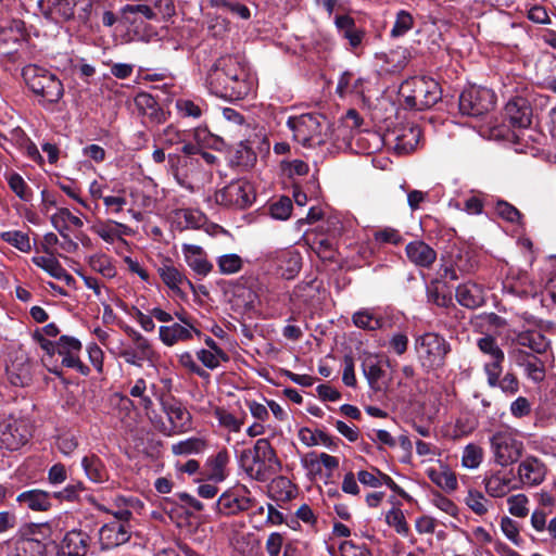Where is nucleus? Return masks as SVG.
Instances as JSON below:
<instances>
[{"label":"nucleus","instance_id":"55","mask_svg":"<svg viewBox=\"0 0 556 556\" xmlns=\"http://www.w3.org/2000/svg\"><path fill=\"white\" fill-rule=\"evenodd\" d=\"M386 522L394 528L396 533L407 536L409 533V527L408 523L405 520V516L403 511L400 508L393 507L391 510H389L386 515Z\"/></svg>","mask_w":556,"mask_h":556},{"label":"nucleus","instance_id":"34","mask_svg":"<svg viewBox=\"0 0 556 556\" xmlns=\"http://www.w3.org/2000/svg\"><path fill=\"white\" fill-rule=\"evenodd\" d=\"M31 261L36 266L47 271L53 278L65 281L67 286H71L75 281L73 276L63 268L54 255L34 256Z\"/></svg>","mask_w":556,"mask_h":556},{"label":"nucleus","instance_id":"10","mask_svg":"<svg viewBox=\"0 0 556 556\" xmlns=\"http://www.w3.org/2000/svg\"><path fill=\"white\" fill-rule=\"evenodd\" d=\"M495 105V94L488 88L470 87L459 96V110L464 115L480 116Z\"/></svg>","mask_w":556,"mask_h":556},{"label":"nucleus","instance_id":"13","mask_svg":"<svg viewBox=\"0 0 556 556\" xmlns=\"http://www.w3.org/2000/svg\"><path fill=\"white\" fill-rule=\"evenodd\" d=\"M169 169L176 181L184 188L192 190L197 175L200 172V160L195 157H181L177 154L168 155Z\"/></svg>","mask_w":556,"mask_h":556},{"label":"nucleus","instance_id":"19","mask_svg":"<svg viewBox=\"0 0 556 556\" xmlns=\"http://www.w3.org/2000/svg\"><path fill=\"white\" fill-rule=\"evenodd\" d=\"M130 539V527L122 521H111L99 529V543L102 549H111L125 544Z\"/></svg>","mask_w":556,"mask_h":556},{"label":"nucleus","instance_id":"2","mask_svg":"<svg viewBox=\"0 0 556 556\" xmlns=\"http://www.w3.org/2000/svg\"><path fill=\"white\" fill-rule=\"evenodd\" d=\"M240 464L253 480L265 482L281 470V463L267 439L256 440L252 448L243 450Z\"/></svg>","mask_w":556,"mask_h":556},{"label":"nucleus","instance_id":"29","mask_svg":"<svg viewBox=\"0 0 556 556\" xmlns=\"http://www.w3.org/2000/svg\"><path fill=\"white\" fill-rule=\"evenodd\" d=\"M135 105L139 113L149 119L150 123L161 124L167 118L166 113L161 109L156 100L149 93L141 92L135 98Z\"/></svg>","mask_w":556,"mask_h":556},{"label":"nucleus","instance_id":"47","mask_svg":"<svg viewBox=\"0 0 556 556\" xmlns=\"http://www.w3.org/2000/svg\"><path fill=\"white\" fill-rule=\"evenodd\" d=\"M0 239L23 253H28L31 250L28 233L21 230L2 231L0 232Z\"/></svg>","mask_w":556,"mask_h":556},{"label":"nucleus","instance_id":"62","mask_svg":"<svg viewBox=\"0 0 556 556\" xmlns=\"http://www.w3.org/2000/svg\"><path fill=\"white\" fill-rule=\"evenodd\" d=\"M292 211V202L287 197H281L269 207L270 215L275 219L286 220L290 217Z\"/></svg>","mask_w":556,"mask_h":556},{"label":"nucleus","instance_id":"46","mask_svg":"<svg viewBox=\"0 0 556 556\" xmlns=\"http://www.w3.org/2000/svg\"><path fill=\"white\" fill-rule=\"evenodd\" d=\"M230 460L226 448L220 450L214 457L208 459L210 478L214 481H223L226 478V466Z\"/></svg>","mask_w":556,"mask_h":556},{"label":"nucleus","instance_id":"9","mask_svg":"<svg viewBox=\"0 0 556 556\" xmlns=\"http://www.w3.org/2000/svg\"><path fill=\"white\" fill-rule=\"evenodd\" d=\"M31 437V427L23 418H9L0 421V447L16 451L25 445Z\"/></svg>","mask_w":556,"mask_h":556},{"label":"nucleus","instance_id":"11","mask_svg":"<svg viewBox=\"0 0 556 556\" xmlns=\"http://www.w3.org/2000/svg\"><path fill=\"white\" fill-rule=\"evenodd\" d=\"M491 447L494 460L501 466H508L519 459L523 445L510 432L500 431L491 438Z\"/></svg>","mask_w":556,"mask_h":556},{"label":"nucleus","instance_id":"8","mask_svg":"<svg viewBox=\"0 0 556 556\" xmlns=\"http://www.w3.org/2000/svg\"><path fill=\"white\" fill-rule=\"evenodd\" d=\"M175 317L179 323H173L172 325L159 328V338L164 345L174 346L181 342L191 341L193 334L198 338L202 336V332L193 326L191 318L186 312H175Z\"/></svg>","mask_w":556,"mask_h":556},{"label":"nucleus","instance_id":"42","mask_svg":"<svg viewBox=\"0 0 556 556\" xmlns=\"http://www.w3.org/2000/svg\"><path fill=\"white\" fill-rule=\"evenodd\" d=\"M66 222H70L73 226L77 228H81L84 225L83 220L78 216L73 215L68 208H59L56 213H54L51 216V224L63 238H68L66 233Z\"/></svg>","mask_w":556,"mask_h":556},{"label":"nucleus","instance_id":"22","mask_svg":"<svg viewBox=\"0 0 556 556\" xmlns=\"http://www.w3.org/2000/svg\"><path fill=\"white\" fill-rule=\"evenodd\" d=\"M7 375L11 384L16 387L28 386L33 379V364L24 352H17L9 365Z\"/></svg>","mask_w":556,"mask_h":556},{"label":"nucleus","instance_id":"4","mask_svg":"<svg viewBox=\"0 0 556 556\" xmlns=\"http://www.w3.org/2000/svg\"><path fill=\"white\" fill-rule=\"evenodd\" d=\"M22 76L31 92L40 98V104H55L62 99L64 94L63 84L55 74L47 68L28 64L23 67Z\"/></svg>","mask_w":556,"mask_h":556},{"label":"nucleus","instance_id":"63","mask_svg":"<svg viewBox=\"0 0 556 556\" xmlns=\"http://www.w3.org/2000/svg\"><path fill=\"white\" fill-rule=\"evenodd\" d=\"M159 139L163 146L172 147L185 142V132L173 125H168L159 135Z\"/></svg>","mask_w":556,"mask_h":556},{"label":"nucleus","instance_id":"39","mask_svg":"<svg viewBox=\"0 0 556 556\" xmlns=\"http://www.w3.org/2000/svg\"><path fill=\"white\" fill-rule=\"evenodd\" d=\"M92 230L105 242L113 243L116 238L129 235V228L125 224L117 222L98 223Z\"/></svg>","mask_w":556,"mask_h":556},{"label":"nucleus","instance_id":"27","mask_svg":"<svg viewBox=\"0 0 556 556\" xmlns=\"http://www.w3.org/2000/svg\"><path fill=\"white\" fill-rule=\"evenodd\" d=\"M182 253L187 265L198 275L206 276L212 269L213 265L207 261L204 250L195 244H184Z\"/></svg>","mask_w":556,"mask_h":556},{"label":"nucleus","instance_id":"45","mask_svg":"<svg viewBox=\"0 0 556 556\" xmlns=\"http://www.w3.org/2000/svg\"><path fill=\"white\" fill-rule=\"evenodd\" d=\"M81 466L86 476L96 483H101L108 479V473L102 462L94 455L85 456Z\"/></svg>","mask_w":556,"mask_h":556},{"label":"nucleus","instance_id":"24","mask_svg":"<svg viewBox=\"0 0 556 556\" xmlns=\"http://www.w3.org/2000/svg\"><path fill=\"white\" fill-rule=\"evenodd\" d=\"M157 273L164 285L178 295L182 293V285H188L191 289L193 288L192 282L173 264V261L168 257L161 262L157 267Z\"/></svg>","mask_w":556,"mask_h":556},{"label":"nucleus","instance_id":"57","mask_svg":"<svg viewBox=\"0 0 556 556\" xmlns=\"http://www.w3.org/2000/svg\"><path fill=\"white\" fill-rule=\"evenodd\" d=\"M465 502L479 516L485 515L489 510L490 501L479 491H469Z\"/></svg>","mask_w":556,"mask_h":556},{"label":"nucleus","instance_id":"1","mask_svg":"<svg viewBox=\"0 0 556 556\" xmlns=\"http://www.w3.org/2000/svg\"><path fill=\"white\" fill-rule=\"evenodd\" d=\"M212 93L226 99H242L251 90L249 70L239 55H224L210 68L206 77Z\"/></svg>","mask_w":556,"mask_h":556},{"label":"nucleus","instance_id":"30","mask_svg":"<svg viewBox=\"0 0 556 556\" xmlns=\"http://www.w3.org/2000/svg\"><path fill=\"white\" fill-rule=\"evenodd\" d=\"M52 494L46 491L33 489L18 494L16 501L20 505L34 511H47L52 506Z\"/></svg>","mask_w":556,"mask_h":556},{"label":"nucleus","instance_id":"41","mask_svg":"<svg viewBox=\"0 0 556 556\" xmlns=\"http://www.w3.org/2000/svg\"><path fill=\"white\" fill-rule=\"evenodd\" d=\"M378 58L386 64V71L397 72L406 66L409 53L406 48L397 47L380 54Z\"/></svg>","mask_w":556,"mask_h":556},{"label":"nucleus","instance_id":"26","mask_svg":"<svg viewBox=\"0 0 556 556\" xmlns=\"http://www.w3.org/2000/svg\"><path fill=\"white\" fill-rule=\"evenodd\" d=\"M546 475L545 465L536 457H526L518 466L520 481L527 485H538Z\"/></svg>","mask_w":556,"mask_h":556},{"label":"nucleus","instance_id":"35","mask_svg":"<svg viewBox=\"0 0 556 556\" xmlns=\"http://www.w3.org/2000/svg\"><path fill=\"white\" fill-rule=\"evenodd\" d=\"M9 556H46V546L39 540L20 538L15 540L9 549Z\"/></svg>","mask_w":556,"mask_h":556},{"label":"nucleus","instance_id":"3","mask_svg":"<svg viewBox=\"0 0 556 556\" xmlns=\"http://www.w3.org/2000/svg\"><path fill=\"white\" fill-rule=\"evenodd\" d=\"M287 125L293 134V139L303 147L313 148L333 139L334 134L329 121L320 114L291 116Z\"/></svg>","mask_w":556,"mask_h":556},{"label":"nucleus","instance_id":"54","mask_svg":"<svg viewBox=\"0 0 556 556\" xmlns=\"http://www.w3.org/2000/svg\"><path fill=\"white\" fill-rule=\"evenodd\" d=\"M116 504L119 507L116 511L113 513L115 520L122 521L124 523H128L129 519L132 517L131 509L135 508L139 504V500L134 497H117Z\"/></svg>","mask_w":556,"mask_h":556},{"label":"nucleus","instance_id":"48","mask_svg":"<svg viewBox=\"0 0 556 556\" xmlns=\"http://www.w3.org/2000/svg\"><path fill=\"white\" fill-rule=\"evenodd\" d=\"M176 219L185 228H200L205 224V216L198 210L180 208L175 212Z\"/></svg>","mask_w":556,"mask_h":556},{"label":"nucleus","instance_id":"53","mask_svg":"<svg viewBox=\"0 0 556 556\" xmlns=\"http://www.w3.org/2000/svg\"><path fill=\"white\" fill-rule=\"evenodd\" d=\"M214 416L218 420L220 427L230 432H239L243 425V420L237 418L233 414L225 408L217 407L214 409Z\"/></svg>","mask_w":556,"mask_h":556},{"label":"nucleus","instance_id":"20","mask_svg":"<svg viewBox=\"0 0 556 556\" xmlns=\"http://www.w3.org/2000/svg\"><path fill=\"white\" fill-rule=\"evenodd\" d=\"M485 492L491 497H504L510 491L516 490L514 473L511 471L496 470L486 473L483 478Z\"/></svg>","mask_w":556,"mask_h":556},{"label":"nucleus","instance_id":"38","mask_svg":"<svg viewBox=\"0 0 556 556\" xmlns=\"http://www.w3.org/2000/svg\"><path fill=\"white\" fill-rule=\"evenodd\" d=\"M300 441L306 446L324 445L330 450L338 447L337 441L321 430L312 431L308 428H302L299 431Z\"/></svg>","mask_w":556,"mask_h":556},{"label":"nucleus","instance_id":"32","mask_svg":"<svg viewBox=\"0 0 556 556\" xmlns=\"http://www.w3.org/2000/svg\"><path fill=\"white\" fill-rule=\"evenodd\" d=\"M277 271L285 279H292L301 269V255L293 250H285L276 257Z\"/></svg>","mask_w":556,"mask_h":556},{"label":"nucleus","instance_id":"60","mask_svg":"<svg viewBox=\"0 0 556 556\" xmlns=\"http://www.w3.org/2000/svg\"><path fill=\"white\" fill-rule=\"evenodd\" d=\"M176 108L184 117L199 118L203 114V106L189 99H178Z\"/></svg>","mask_w":556,"mask_h":556},{"label":"nucleus","instance_id":"12","mask_svg":"<svg viewBox=\"0 0 556 556\" xmlns=\"http://www.w3.org/2000/svg\"><path fill=\"white\" fill-rule=\"evenodd\" d=\"M250 494L249 489L244 485H237L225 491L216 502L218 514L233 516L249 510L254 504Z\"/></svg>","mask_w":556,"mask_h":556},{"label":"nucleus","instance_id":"58","mask_svg":"<svg viewBox=\"0 0 556 556\" xmlns=\"http://www.w3.org/2000/svg\"><path fill=\"white\" fill-rule=\"evenodd\" d=\"M528 503L529 500L525 494H516L507 498L509 513L518 518H525L529 514Z\"/></svg>","mask_w":556,"mask_h":556},{"label":"nucleus","instance_id":"56","mask_svg":"<svg viewBox=\"0 0 556 556\" xmlns=\"http://www.w3.org/2000/svg\"><path fill=\"white\" fill-rule=\"evenodd\" d=\"M483 459V450L476 444H468L465 446L462 456V464L469 469H476L480 466Z\"/></svg>","mask_w":556,"mask_h":556},{"label":"nucleus","instance_id":"40","mask_svg":"<svg viewBox=\"0 0 556 556\" xmlns=\"http://www.w3.org/2000/svg\"><path fill=\"white\" fill-rule=\"evenodd\" d=\"M303 464L305 468L311 471L319 472L320 465L327 468L330 472L339 467V459L334 456H331L326 453L317 454L315 452H311L305 455L303 458Z\"/></svg>","mask_w":556,"mask_h":556},{"label":"nucleus","instance_id":"25","mask_svg":"<svg viewBox=\"0 0 556 556\" xmlns=\"http://www.w3.org/2000/svg\"><path fill=\"white\" fill-rule=\"evenodd\" d=\"M405 253L408 261L417 267L430 268L437 260V252L421 240L409 242Z\"/></svg>","mask_w":556,"mask_h":556},{"label":"nucleus","instance_id":"64","mask_svg":"<svg viewBox=\"0 0 556 556\" xmlns=\"http://www.w3.org/2000/svg\"><path fill=\"white\" fill-rule=\"evenodd\" d=\"M341 556H372L366 544H357L354 541H344L340 544Z\"/></svg>","mask_w":556,"mask_h":556},{"label":"nucleus","instance_id":"49","mask_svg":"<svg viewBox=\"0 0 556 556\" xmlns=\"http://www.w3.org/2000/svg\"><path fill=\"white\" fill-rule=\"evenodd\" d=\"M218 270L223 275H233L239 273L243 267V260L236 253L220 255L217 261Z\"/></svg>","mask_w":556,"mask_h":556},{"label":"nucleus","instance_id":"23","mask_svg":"<svg viewBox=\"0 0 556 556\" xmlns=\"http://www.w3.org/2000/svg\"><path fill=\"white\" fill-rule=\"evenodd\" d=\"M504 115L513 127L527 128L531 125L532 109L527 99L516 97L505 105Z\"/></svg>","mask_w":556,"mask_h":556},{"label":"nucleus","instance_id":"15","mask_svg":"<svg viewBox=\"0 0 556 556\" xmlns=\"http://www.w3.org/2000/svg\"><path fill=\"white\" fill-rule=\"evenodd\" d=\"M510 359L523 368L525 375L533 382H541L545 378V363L535 354L525 351L521 348H514L509 351Z\"/></svg>","mask_w":556,"mask_h":556},{"label":"nucleus","instance_id":"28","mask_svg":"<svg viewBox=\"0 0 556 556\" xmlns=\"http://www.w3.org/2000/svg\"><path fill=\"white\" fill-rule=\"evenodd\" d=\"M121 15L124 24L136 29L142 22L140 16L148 21H157V13L148 4H126L121 9Z\"/></svg>","mask_w":556,"mask_h":556},{"label":"nucleus","instance_id":"37","mask_svg":"<svg viewBox=\"0 0 556 556\" xmlns=\"http://www.w3.org/2000/svg\"><path fill=\"white\" fill-rule=\"evenodd\" d=\"M204 437H190L172 445V453L176 456L199 455L207 448Z\"/></svg>","mask_w":556,"mask_h":556},{"label":"nucleus","instance_id":"5","mask_svg":"<svg viewBox=\"0 0 556 556\" xmlns=\"http://www.w3.org/2000/svg\"><path fill=\"white\" fill-rule=\"evenodd\" d=\"M404 99L406 108L426 110L433 106L441 99V88L433 78L413 77L402 83L399 91Z\"/></svg>","mask_w":556,"mask_h":556},{"label":"nucleus","instance_id":"36","mask_svg":"<svg viewBox=\"0 0 556 556\" xmlns=\"http://www.w3.org/2000/svg\"><path fill=\"white\" fill-rule=\"evenodd\" d=\"M517 345L528 348L532 351V354L540 355L544 354L549 343L546 338L538 331H521L518 332L514 339Z\"/></svg>","mask_w":556,"mask_h":556},{"label":"nucleus","instance_id":"50","mask_svg":"<svg viewBox=\"0 0 556 556\" xmlns=\"http://www.w3.org/2000/svg\"><path fill=\"white\" fill-rule=\"evenodd\" d=\"M353 323L356 327L366 330H376L383 326V319L367 309L356 312L353 315Z\"/></svg>","mask_w":556,"mask_h":556},{"label":"nucleus","instance_id":"16","mask_svg":"<svg viewBox=\"0 0 556 556\" xmlns=\"http://www.w3.org/2000/svg\"><path fill=\"white\" fill-rule=\"evenodd\" d=\"M91 544L87 529H73L64 535L58 549V556H86Z\"/></svg>","mask_w":556,"mask_h":556},{"label":"nucleus","instance_id":"59","mask_svg":"<svg viewBox=\"0 0 556 556\" xmlns=\"http://www.w3.org/2000/svg\"><path fill=\"white\" fill-rule=\"evenodd\" d=\"M414 25V18L407 11H400L396 14L394 25L391 29L392 37H400L405 35Z\"/></svg>","mask_w":556,"mask_h":556},{"label":"nucleus","instance_id":"43","mask_svg":"<svg viewBox=\"0 0 556 556\" xmlns=\"http://www.w3.org/2000/svg\"><path fill=\"white\" fill-rule=\"evenodd\" d=\"M362 368L365 377L368 380L369 386L372 389L378 390V382L383 376V370L380 366V362L376 355L367 354L364 356L362 362Z\"/></svg>","mask_w":556,"mask_h":556},{"label":"nucleus","instance_id":"18","mask_svg":"<svg viewBox=\"0 0 556 556\" xmlns=\"http://www.w3.org/2000/svg\"><path fill=\"white\" fill-rule=\"evenodd\" d=\"M24 38V23L21 20L4 21L0 25V55L13 54Z\"/></svg>","mask_w":556,"mask_h":556},{"label":"nucleus","instance_id":"31","mask_svg":"<svg viewBox=\"0 0 556 556\" xmlns=\"http://www.w3.org/2000/svg\"><path fill=\"white\" fill-rule=\"evenodd\" d=\"M456 299L462 306L477 308L484 303V291L475 282H466L457 287Z\"/></svg>","mask_w":556,"mask_h":556},{"label":"nucleus","instance_id":"44","mask_svg":"<svg viewBox=\"0 0 556 556\" xmlns=\"http://www.w3.org/2000/svg\"><path fill=\"white\" fill-rule=\"evenodd\" d=\"M363 123L362 117L359 116L358 112L354 109H351L346 112L345 116L341 119L340 124L337 126V128L332 129L333 140L339 139H345L348 137V134L345 132L346 129L352 132L353 130H356L361 127Z\"/></svg>","mask_w":556,"mask_h":556},{"label":"nucleus","instance_id":"51","mask_svg":"<svg viewBox=\"0 0 556 556\" xmlns=\"http://www.w3.org/2000/svg\"><path fill=\"white\" fill-rule=\"evenodd\" d=\"M479 350L490 357V361H504L505 355L503 350L497 344L495 338L491 336H483L477 341Z\"/></svg>","mask_w":556,"mask_h":556},{"label":"nucleus","instance_id":"7","mask_svg":"<svg viewBox=\"0 0 556 556\" xmlns=\"http://www.w3.org/2000/svg\"><path fill=\"white\" fill-rule=\"evenodd\" d=\"M215 200L220 205L243 210L254 202L255 192L251 182L238 179L217 191Z\"/></svg>","mask_w":556,"mask_h":556},{"label":"nucleus","instance_id":"17","mask_svg":"<svg viewBox=\"0 0 556 556\" xmlns=\"http://www.w3.org/2000/svg\"><path fill=\"white\" fill-rule=\"evenodd\" d=\"M81 343L78 339L70 336H62L58 340L56 354L62 357V365L75 368L83 375L89 374V368L79 358Z\"/></svg>","mask_w":556,"mask_h":556},{"label":"nucleus","instance_id":"33","mask_svg":"<svg viewBox=\"0 0 556 556\" xmlns=\"http://www.w3.org/2000/svg\"><path fill=\"white\" fill-rule=\"evenodd\" d=\"M421 139V129L418 126L404 127L395 137L394 150L407 154L416 150Z\"/></svg>","mask_w":556,"mask_h":556},{"label":"nucleus","instance_id":"14","mask_svg":"<svg viewBox=\"0 0 556 556\" xmlns=\"http://www.w3.org/2000/svg\"><path fill=\"white\" fill-rule=\"evenodd\" d=\"M162 407L170 426L166 435L182 434L192 429V416L181 403L174 400L166 401L162 403Z\"/></svg>","mask_w":556,"mask_h":556},{"label":"nucleus","instance_id":"61","mask_svg":"<svg viewBox=\"0 0 556 556\" xmlns=\"http://www.w3.org/2000/svg\"><path fill=\"white\" fill-rule=\"evenodd\" d=\"M152 8L157 13V21L168 22L176 15L174 0H152Z\"/></svg>","mask_w":556,"mask_h":556},{"label":"nucleus","instance_id":"52","mask_svg":"<svg viewBox=\"0 0 556 556\" xmlns=\"http://www.w3.org/2000/svg\"><path fill=\"white\" fill-rule=\"evenodd\" d=\"M10 189L23 201H30L33 192L24 178L17 173H11L7 176Z\"/></svg>","mask_w":556,"mask_h":556},{"label":"nucleus","instance_id":"21","mask_svg":"<svg viewBox=\"0 0 556 556\" xmlns=\"http://www.w3.org/2000/svg\"><path fill=\"white\" fill-rule=\"evenodd\" d=\"M79 0H40L39 5L45 17L55 22H67L75 16Z\"/></svg>","mask_w":556,"mask_h":556},{"label":"nucleus","instance_id":"6","mask_svg":"<svg viewBox=\"0 0 556 556\" xmlns=\"http://www.w3.org/2000/svg\"><path fill=\"white\" fill-rule=\"evenodd\" d=\"M414 348L420 366L428 372L442 368L451 352L450 343L437 332L417 336Z\"/></svg>","mask_w":556,"mask_h":556}]
</instances>
